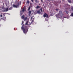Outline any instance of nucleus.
Returning <instances> with one entry per match:
<instances>
[{
	"label": "nucleus",
	"mask_w": 73,
	"mask_h": 73,
	"mask_svg": "<svg viewBox=\"0 0 73 73\" xmlns=\"http://www.w3.org/2000/svg\"><path fill=\"white\" fill-rule=\"evenodd\" d=\"M48 0V1H49L50 0ZM52 0L53 1V0Z\"/></svg>",
	"instance_id": "32"
},
{
	"label": "nucleus",
	"mask_w": 73,
	"mask_h": 73,
	"mask_svg": "<svg viewBox=\"0 0 73 73\" xmlns=\"http://www.w3.org/2000/svg\"><path fill=\"white\" fill-rule=\"evenodd\" d=\"M36 9H38L39 8V6H38V5L36 7Z\"/></svg>",
	"instance_id": "16"
},
{
	"label": "nucleus",
	"mask_w": 73,
	"mask_h": 73,
	"mask_svg": "<svg viewBox=\"0 0 73 73\" xmlns=\"http://www.w3.org/2000/svg\"><path fill=\"white\" fill-rule=\"evenodd\" d=\"M0 16L1 17H3V15H2L1 14L0 15Z\"/></svg>",
	"instance_id": "27"
},
{
	"label": "nucleus",
	"mask_w": 73,
	"mask_h": 73,
	"mask_svg": "<svg viewBox=\"0 0 73 73\" xmlns=\"http://www.w3.org/2000/svg\"><path fill=\"white\" fill-rule=\"evenodd\" d=\"M31 7L29 6V7L28 11H29V10H30V9H31Z\"/></svg>",
	"instance_id": "17"
},
{
	"label": "nucleus",
	"mask_w": 73,
	"mask_h": 73,
	"mask_svg": "<svg viewBox=\"0 0 73 73\" xmlns=\"http://www.w3.org/2000/svg\"><path fill=\"white\" fill-rule=\"evenodd\" d=\"M27 4H29V1H27Z\"/></svg>",
	"instance_id": "18"
},
{
	"label": "nucleus",
	"mask_w": 73,
	"mask_h": 73,
	"mask_svg": "<svg viewBox=\"0 0 73 73\" xmlns=\"http://www.w3.org/2000/svg\"><path fill=\"white\" fill-rule=\"evenodd\" d=\"M24 24H23V26L21 27V29L23 30V32L24 33L26 34L28 31V26H26L24 27Z\"/></svg>",
	"instance_id": "1"
},
{
	"label": "nucleus",
	"mask_w": 73,
	"mask_h": 73,
	"mask_svg": "<svg viewBox=\"0 0 73 73\" xmlns=\"http://www.w3.org/2000/svg\"><path fill=\"white\" fill-rule=\"evenodd\" d=\"M3 20H6V17H4L3 18Z\"/></svg>",
	"instance_id": "13"
},
{
	"label": "nucleus",
	"mask_w": 73,
	"mask_h": 73,
	"mask_svg": "<svg viewBox=\"0 0 73 73\" xmlns=\"http://www.w3.org/2000/svg\"><path fill=\"white\" fill-rule=\"evenodd\" d=\"M40 9V11H41V12H43L42 9V8L40 9Z\"/></svg>",
	"instance_id": "15"
},
{
	"label": "nucleus",
	"mask_w": 73,
	"mask_h": 73,
	"mask_svg": "<svg viewBox=\"0 0 73 73\" xmlns=\"http://www.w3.org/2000/svg\"><path fill=\"white\" fill-rule=\"evenodd\" d=\"M24 24V21H23L22 22V24Z\"/></svg>",
	"instance_id": "26"
},
{
	"label": "nucleus",
	"mask_w": 73,
	"mask_h": 73,
	"mask_svg": "<svg viewBox=\"0 0 73 73\" xmlns=\"http://www.w3.org/2000/svg\"><path fill=\"white\" fill-rule=\"evenodd\" d=\"M39 8H41V6H39Z\"/></svg>",
	"instance_id": "31"
},
{
	"label": "nucleus",
	"mask_w": 73,
	"mask_h": 73,
	"mask_svg": "<svg viewBox=\"0 0 73 73\" xmlns=\"http://www.w3.org/2000/svg\"><path fill=\"white\" fill-rule=\"evenodd\" d=\"M21 19H23L24 21H26V20H27V17H25V15H23L21 17Z\"/></svg>",
	"instance_id": "4"
},
{
	"label": "nucleus",
	"mask_w": 73,
	"mask_h": 73,
	"mask_svg": "<svg viewBox=\"0 0 73 73\" xmlns=\"http://www.w3.org/2000/svg\"><path fill=\"white\" fill-rule=\"evenodd\" d=\"M21 12H22V10H21L20 11L21 15H22V13H21Z\"/></svg>",
	"instance_id": "20"
},
{
	"label": "nucleus",
	"mask_w": 73,
	"mask_h": 73,
	"mask_svg": "<svg viewBox=\"0 0 73 73\" xmlns=\"http://www.w3.org/2000/svg\"><path fill=\"white\" fill-rule=\"evenodd\" d=\"M40 1L42 3H44V2H43V1L42 0H40Z\"/></svg>",
	"instance_id": "23"
},
{
	"label": "nucleus",
	"mask_w": 73,
	"mask_h": 73,
	"mask_svg": "<svg viewBox=\"0 0 73 73\" xmlns=\"http://www.w3.org/2000/svg\"><path fill=\"white\" fill-rule=\"evenodd\" d=\"M35 5H37L38 4V1L37 0H35Z\"/></svg>",
	"instance_id": "6"
},
{
	"label": "nucleus",
	"mask_w": 73,
	"mask_h": 73,
	"mask_svg": "<svg viewBox=\"0 0 73 73\" xmlns=\"http://www.w3.org/2000/svg\"><path fill=\"white\" fill-rule=\"evenodd\" d=\"M37 13H38V14H40V13H41L40 12V10H38L37 11Z\"/></svg>",
	"instance_id": "8"
},
{
	"label": "nucleus",
	"mask_w": 73,
	"mask_h": 73,
	"mask_svg": "<svg viewBox=\"0 0 73 73\" xmlns=\"http://www.w3.org/2000/svg\"><path fill=\"white\" fill-rule=\"evenodd\" d=\"M24 11H25V9L23 8L22 10V12H24Z\"/></svg>",
	"instance_id": "14"
},
{
	"label": "nucleus",
	"mask_w": 73,
	"mask_h": 73,
	"mask_svg": "<svg viewBox=\"0 0 73 73\" xmlns=\"http://www.w3.org/2000/svg\"><path fill=\"white\" fill-rule=\"evenodd\" d=\"M9 9H8V8H7L6 9L5 11H6V12H7V11H8Z\"/></svg>",
	"instance_id": "11"
},
{
	"label": "nucleus",
	"mask_w": 73,
	"mask_h": 73,
	"mask_svg": "<svg viewBox=\"0 0 73 73\" xmlns=\"http://www.w3.org/2000/svg\"><path fill=\"white\" fill-rule=\"evenodd\" d=\"M71 9L72 10L73 12V7H71Z\"/></svg>",
	"instance_id": "25"
},
{
	"label": "nucleus",
	"mask_w": 73,
	"mask_h": 73,
	"mask_svg": "<svg viewBox=\"0 0 73 73\" xmlns=\"http://www.w3.org/2000/svg\"><path fill=\"white\" fill-rule=\"evenodd\" d=\"M34 20H35V19H33L32 21L31 22V24H33V23H34Z\"/></svg>",
	"instance_id": "9"
},
{
	"label": "nucleus",
	"mask_w": 73,
	"mask_h": 73,
	"mask_svg": "<svg viewBox=\"0 0 73 73\" xmlns=\"http://www.w3.org/2000/svg\"><path fill=\"white\" fill-rule=\"evenodd\" d=\"M71 16H72L73 17V13H71V15H70Z\"/></svg>",
	"instance_id": "19"
},
{
	"label": "nucleus",
	"mask_w": 73,
	"mask_h": 73,
	"mask_svg": "<svg viewBox=\"0 0 73 73\" xmlns=\"http://www.w3.org/2000/svg\"><path fill=\"white\" fill-rule=\"evenodd\" d=\"M66 12V13L67 14H68V11H65Z\"/></svg>",
	"instance_id": "21"
},
{
	"label": "nucleus",
	"mask_w": 73,
	"mask_h": 73,
	"mask_svg": "<svg viewBox=\"0 0 73 73\" xmlns=\"http://www.w3.org/2000/svg\"><path fill=\"white\" fill-rule=\"evenodd\" d=\"M30 5H32V4L31 3H30Z\"/></svg>",
	"instance_id": "29"
},
{
	"label": "nucleus",
	"mask_w": 73,
	"mask_h": 73,
	"mask_svg": "<svg viewBox=\"0 0 73 73\" xmlns=\"http://www.w3.org/2000/svg\"><path fill=\"white\" fill-rule=\"evenodd\" d=\"M62 11H60L59 12V14H58L57 15V16L59 18H60V19H61L62 17Z\"/></svg>",
	"instance_id": "2"
},
{
	"label": "nucleus",
	"mask_w": 73,
	"mask_h": 73,
	"mask_svg": "<svg viewBox=\"0 0 73 73\" xmlns=\"http://www.w3.org/2000/svg\"><path fill=\"white\" fill-rule=\"evenodd\" d=\"M33 19V17H31V20H32Z\"/></svg>",
	"instance_id": "28"
},
{
	"label": "nucleus",
	"mask_w": 73,
	"mask_h": 73,
	"mask_svg": "<svg viewBox=\"0 0 73 73\" xmlns=\"http://www.w3.org/2000/svg\"><path fill=\"white\" fill-rule=\"evenodd\" d=\"M32 13V11H29V16H31V13Z\"/></svg>",
	"instance_id": "7"
},
{
	"label": "nucleus",
	"mask_w": 73,
	"mask_h": 73,
	"mask_svg": "<svg viewBox=\"0 0 73 73\" xmlns=\"http://www.w3.org/2000/svg\"><path fill=\"white\" fill-rule=\"evenodd\" d=\"M67 1L69 3H72V1H71V0H67Z\"/></svg>",
	"instance_id": "12"
},
{
	"label": "nucleus",
	"mask_w": 73,
	"mask_h": 73,
	"mask_svg": "<svg viewBox=\"0 0 73 73\" xmlns=\"http://www.w3.org/2000/svg\"><path fill=\"white\" fill-rule=\"evenodd\" d=\"M12 8V7H11L9 8V10H11Z\"/></svg>",
	"instance_id": "22"
},
{
	"label": "nucleus",
	"mask_w": 73,
	"mask_h": 73,
	"mask_svg": "<svg viewBox=\"0 0 73 73\" xmlns=\"http://www.w3.org/2000/svg\"><path fill=\"white\" fill-rule=\"evenodd\" d=\"M29 23V22L28 21L26 22L25 24V25H28Z\"/></svg>",
	"instance_id": "10"
},
{
	"label": "nucleus",
	"mask_w": 73,
	"mask_h": 73,
	"mask_svg": "<svg viewBox=\"0 0 73 73\" xmlns=\"http://www.w3.org/2000/svg\"><path fill=\"white\" fill-rule=\"evenodd\" d=\"M20 2H19L17 3V4L16 5H15L14 4L13 5V6L14 8H19L20 6Z\"/></svg>",
	"instance_id": "3"
},
{
	"label": "nucleus",
	"mask_w": 73,
	"mask_h": 73,
	"mask_svg": "<svg viewBox=\"0 0 73 73\" xmlns=\"http://www.w3.org/2000/svg\"><path fill=\"white\" fill-rule=\"evenodd\" d=\"M43 17H48V15L46 13H44V14L43 15Z\"/></svg>",
	"instance_id": "5"
},
{
	"label": "nucleus",
	"mask_w": 73,
	"mask_h": 73,
	"mask_svg": "<svg viewBox=\"0 0 73 73\" xmlns=\"http://www.w3.org/2000/svg\"><path fill=\"white\" fill-rule=\"evenodd\" d=\"M1 0H0V1Z\"/></svg>",
	"instance_id": "34"
},
{
	"label": "nucleus",
	"mask_w": 73,
	"mask_h": 73,
	"mask_svg": "<svg viewBox=\"0 0 73 73\" xmlns=\"http://www.w3.org/2000/svg\"><path fill=\"white\" fill-rule=\"evenodd\" d=\"M20 4H21V2H20Z\"/></svg>",
	"instance_id": "33"
},
{
	"label": "nucleus",
	"mask_w": 73,
	"mask_h": 73,
	"mask_svg": "<svg viewBox=\"0 0 73 73\" xmlns=\"http://www.w3.org/2000/svg\"><path fill=\"white\" fill-rule=\"evenodd\" d=\"M45 21H48V20H45Z\"/></svg>",
	"instance_id": "30"
},
{
	"label": "nucleus",
	"mask_w": 73,
	"mask_h": 73,
	"mask_svg": "<svg viewBox=\"0 0 73 73\" xmlns=\"http://www.w3.org/2000/svg\"><path fill=\"white\" fill-rule=\"evenodd\" d=\"M34 1V0H31V1L32 2V3H33V2Z\"/></svg>",
	"instance_id": "24"
}]
</instances>
